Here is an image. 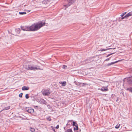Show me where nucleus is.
I'll return each mask as SVG.
<instances>
[{"instance_id": "obj_1", "label": "nucleus", "mask_w": 132, "mask_h": 132, "mask_svg": "<svg viewBox=\"0 0 132 132\" xmlns=\"http://www.w3.org/2000/svg\"><path fill=\"white\" fill-rule=\"evenodd\" d=\"M45 23L41 22L36 24H32L30 27H21V29L23 31H35L40 29L43 26L45 25Z\"/></svg>"}, {"instance_id": "obj_2", "label": "nucleus", "mask_w": 132, "mask_h": 132, "mask_svg": "<svg viewBox=\"0 0 132 132\" xmlns=\"http://www.w3.org/2000/svg\"><path fill=\"white\" fill-rule=\"evenodd\" d=\"M123 81L124 84L132 85V77L125 78Z\"/></svg>"}, {"instance_id": "obj_3", "label": "nucleus", "mask_w": 132, "mask_h": 132, "mask_svg": "<svg viewBox=\"0 0 132 132\" xmlns=\"http://www.w3.org/2000/svg\"><path fill=\"white\" fill-rule=\"evenodd\" d=\"M27 69L28 70H42L40 68V67L39 66H37V67H34L30 65L28 66Z\"/></svg>"}, {"instance_id": "obj_4", "label": "nucleus", "mask_w": 132, "mask_h": 132, "mask_svg": "<svg viewBox=\"0 0 132 132\" xmlns=\"http://www.w3.org/2000/svg\"><path fill=\"white\" fill-rule=\"evenodd\" d=\"M25 110L28 112L31 113H33L34 112V109L30 107H26L25 108Z\"/></svg>"}, {"instance_id": "obj_5", "label": "nucleus", "mask_w": 132, "mask_h": 132, "mask_svg": "<svg viewBox=\"0 0 132 132\" xmlns=\"http://www.w3.org/2000/svg\"><path fill=\"white\" fill-rule=\"evenodd\" d=\"M50 90L47 89H44L42 92V94L44 96H48L50 94Z\"/></svg>"}, {"instance_id": "obj_6", "label": "nucleus", "mask_w": 132, "mask_h": 132, "mask_svg": "<svg viewBox=\"0 0 132 132\" xmlns=\"http://www.w3.org/2000/svg\"><path fill=\"white\" fill-rule=\"evenodd\" d=\"M29 88L28 86H24L22 88V89L23 90H28L29 89Z\"/></svg>"}, {"instance_id": "obj_7", "label": "nucleus", "mask_w": 132, "mask_h": 132, "mask_svg": "<svg viewBox=\"0 0 132 132\" xmlns=\"http://www.w3.org/2000/svg\"><path fill=\"white\" fill-rule=\"evenodd\" d=\"M121 60H119L118 61H116L115 62H111V63H108L107 65L108 66H110V65H112V64H114L116 63H117L118 62H119V61H120Z\"/></svg>"}, {"instance_id": "obj_8", "label": "nucleus", "mask_w": 132, "mask_h": 132, "mask_svg": "<svg viewBox=\"0 0 132 132\" xmlns=\"http://www.w3.org/2000/svg\"><path fill=\"white\" fill-rule=\"evenodd\" d=\"M108 89L106 87H103L101 89V90L102 91H106L108 90Z\"/></svg>"}, {"instance_id": "obj_9", "label": "nucleus", "mask_w": 132, "mask_h": 132, "mask_svg": "<svg viewBox=\"0 0 132 132\" xmlns=\"http://www.w3.org/2000/svg\"><path fill=\"white\" fill-rule=\"evenodd\" d=\"M72 3V2L71 1V2H70L69 3L68 2V4H64V6L65 7H68L69 6L71 5V3Z\"/></svg>"}, {"instance_id": "obj_10", "label": "nucleus", "mask_w": 132, "mask_h": 132, "mask_svg": "<svg viewBox=\"0 0 132 132\" xmlns=\"http://www.w3.org/2000/svg\"><path fill=\"white\" fill-rule=\"evenodd\" d=\"M60 83L62 84V86H65L67 84L66 82L65 81L61 82V83Z\"/></svg>"}, {"instance_id": "obj_11", "label": "nucleus", "mask_w": 132, "mask_h": 132, "mask_svg": "<svg viewBox=\"0 0 132 132\" xmlns=\"http://www.w3.org/2000/svg\"><path fill=\"white\" fill-rule=\"evenodd\" d=\"M10 108V106H9L7 107H6L5 108L2 110L1 111H0V112H1L3 111L4 110H8Z\"/></svg>"}, {"instance_id": "obj_12", "label": "nucleus", "mask_w": 132, "mask_h": 132, "mask_svg": "<svg viewBox=\"0 0 132 132\" xmlns=\"http://www.w3.org/2000/svg\"><path fill=\"white\" fill-rule=\"evenodd\" d=\"M112 49L111 48H108L105 49L101 48L100 49V51H105L107 50H109L110 49Z\"/></svg>"}, {"instance_id": "obj_13", "label": "nucleus", "mask_w": 132, "mask_h": 132, "mask_svg": "<svg viewBox=\"0 0 132 132\" xmlns=\"http://www.w3.org/2000/svg\"><path fill=\"white\" fill-rule=\"evenodd\" d=\"M73 126H75V127H76L77 126H78V125L77 123L75 121L73 122Z\"/></svg>"}, {"instance_id": "obj_14", "label": "nucleus", "mask_w": 132, "mask_h": 132, "mask_svg": "<svg viewBox=\"0 0 132 132\" xmlns=\"http://www.w3.org/2000/svg\"><path fill=\"white\" fill-rule=\"evenodd\" d=\"M127 90H128L130 92L132 93V87L131 88H128L127 89Z\"/></svg>"}, {"instance_id": "obj_15", "label": "nucleus", "mask_w": 132, "mask_h": 132, "mask_svg": "<svg viewBox=\"0 0 132 132\" xmlns=\"http://www.w3.org/2000/svg\"><path fill=\"white\" fill-rule=\"evenodd\" d=\"M127 14L128 15V16L129 17L130 16L132 15V12H131L128 13Z\"/></svg>"}, {"instance_id": "obj_16", "label": "nucleus", "mask_w": 132, "mask_h": 132, "mask_svg": "<svg viewBox=\"0 0 132 132\" xmlns=\"http://www.w3.org/2000/svg\"><path fill=\"white\" fill-rule=\"evenodd\" d=\"M19 14H21V15L24 14H26V13L25 12H19Z\"/></svg>"}, {"instance_id": "obj_17", "label": "nucleus", "mask_w": 132, "mask_h": 132, "mask_svg": "<svg viewBox=\"0 0 132 132\" xmlns=\"http://www.w3.org/2000/svg\"><path fill=\"white\" fill-rule=\"evenodd\" d=\"M74 82L75 83V84L76 85L79 86L80 85V83L77 82H76V81L75 82Z\"/></svg>"}, {"instance_id": "obj_18", "label": "nucleus", "mask_w": 132, "mask_h": 132, "mask_svg": "<svg viewBox=\"0 0 132 132\" xmlns=\"http://www.w3.org/2000/svg\"><path fill=\"white\" fill-rule=\"evenodd\" d=\"M65 131L66 132H72V130L71 129H68L67 130Z\"/></svg>"}, {"instance_id": "obj_19", "label": "nucleus", "mask_w": 132, "mask_h": 132, "mask_svg": "<svg viewBox=\"0 0 132 132\" xmlns=\"http://www.w3.org/2000/svg\"><path fill=\"white\" fill-rule=\"evenodd\" d=\"M30 130L32 132H34L35 131V129L34 128H31Z\"/></svg>"}, {"instance_id": "obj_20", "label": "nucleus", "mask_w": 132, "mask_h": 132, "mask_svg": "<svg viewBox=\"0 0 132 132\" xmlns=\"http://www.w3.org/2000/svg\"><path fill=\"white\" fill-rule=\"evenodd\" d=\"M126 12L123 13L121 14V15L120 16L121 17H123L124 16L125 14H126Z\"/></svg>"}, {"instance_id": "obj_21", "label": "nucleus", "mask_w": 132, "mask_h": 132, "mask_svg": "<svg viewBox=\"0 0 132 132\" xmlns=\"http://www.w3.org/2000/svg\"><path fill=\"white\" fill-rule=\"evenodd\" d=\"M67 66L64 65H63L62 66V68L64 69H65L67 68Z\"/></svg>"}, {"instance_id": "obj_22", "label": "nucleus", "mask_w": 132, "mask_h": 132, "mask_svg": "<svg viewBox=\"0 0 132 132\" xmlns=\"http://www.w3.org/2000/svg\"><path fill=\"white\" fill-rule=\"evenodd\" d=\"M47 120L50 121H51V117H48L47 118Z\"/></svg>"}, {"instance_id": "obj_23", "label": "nucleus", "mask_w": 132, "mask_h": 132, "mask_svg": "<svg viewBox=\"0 0 132 132\" xmlns=\"http://www.w3.org/2000/svg\"><path fill=\"white\" fill-rule=\"evenodd\" d=\"M76 127H74L73 128L74 130H77L78 129V126H77Z\"/></svg>"}, {"instance_id": "obj_24", "label": "nucleus", "mask_w": 132, "mask_h": 132, "mask_svg": "<svg viewBox=\"0 0 132 132\" xmlns=\"http://www.w3.org/2000/svg\"><path fill=\"white\" fill-rule=\"evenodd\" d=\"M51 127L52 128L53 131L54 132H56L55 130L54 129V127L53 126H51Z\"/></svg>"}, {"instance_id": "obj_25", "label": "nucleus", "mask_w": 132, "mask_h": 132, "mask_svg": "<svg viewBox=\"0 0 132 132\" xmlns=\"http://www.w3.org/2000/svg\"><path fill=\"white\" fill-rule=\"evenodd\" d=\"M25 97L26 99L28 98H29L28 94H26L25 95Z\"/></svg>"}, {"instance_id": "obj_26", "label": "nucleus", "mask_w": 132, "mask_h": 132, "mask_svg": "<svg viewBox=\"0 0 132 132\" xmlns=\"http://www.w3.org/2000/svg\"><path fill=\"white\" fill-rule=\"evenodd\" d=\"M16 30H17V31H18V32H17L18 33H20V29L19 28H18V29H16V31H16Z\"/></svg>"}, {"instance_id": "obj_27", "label": "nucleus", "mask_w": 132, "mask_h": 132, "mask_svg": "<svg viewBox=\"0 0 132 132\" xmlns=\"http://www.w3.org/2000/svg\"><path fill=\"white\" fill-rule=\"evenodd\" d=\"M23 95V93H21L19 94V97H22V96Z\"/></svg>"}, {"instance_id": "obj_28", "label": "nucleus", "mask_w": 132, "mask_h": 132, "mask_svg": "<svg viewBox=\"0 0 132 132\" xmlns=\"http://www.w3.org/2000/svg\"><path fill=\"white\" fill-rule=\"evenodd\" d=\"M120 125H117L115 127V128H117V129H118V128H119V126Z\"/></svg>"}, {"instance_id": "obj_29", "label": "nucleus", "mask_w": 132, "mask_h": 132, "mask_svg": "<svg viewBox=\"0 0 132 132\" xmlns=\"http://www.w3.org/2000/svg\"><path fill=\"white\" fill-rule=\"evenodd\" d=\"M114 53H111V54H108V55H107L106 56V57H108L109 56H110V55H111L113 54Z\"/></svg>"}, {"instance_id": "obj_30", "label": "nucleus", "mask_w": 132, "mask_h": 132, "mask_svg": "<svg viewBox=\"0 0 132 132\" xmlns=\"http://www.w3.org/2000/svg\"><path fill=\"white\" fill-rule=\"evenodd\" d=\"M114 53H111V54H108V55H107L106 56V57H108L109 56H110V55H111L113 54Z\"/></svg>"}, {"instance_id": "obj_31", "label": "nucleus", "mask_w": 132, "mask_h": 132, "mask_svg": "<svg viewBox=\"0 0 132 132\" xmlns=\"http://www.w3.org/2000/svg\"><path fill=\"white\" fill-rule=\"evenodd\" d=\"M110 58L111 57H110L109 58L106 59L105 60V61H109L110 60Z\"/></svg>"}, {"instance_id": "obj_32", "label": "nucleus", "mask_w": 132, "mask_h": 132, "mask_svg": "<svg viewBox=\"0 0 132 132\" xmlns=\"http://www.w3.org/2000/svg\"><path fill=\"white\" fill-rule=\"evenodd\" d=\"M121 94H122L123 96H125L124 93L123 91H122L120 93Z\"/></svg>"}, {"instance_id": "obj_33", "label": "nucleus", "mask_w": 132, "mask_h": 132, "mask_svg": "<svg viewBox=\"0 0 132 132\" xmlns=\"http://www.w3.org/2000/svg\"><path fill=\"white\" fill-rule=\"evenodd\" d=\"M129 17V16L127 14L125 16H124V17H125V18H127V17Z\"/></svg>"}, {"instance_id": "obj_34", "label": "nucleus", "mask_w": 132, "mask_h": 132, "mask_svg": "<svg viewBox=\"0 0 132 132\" xmlns=\"http://www.w3.org/2000/svg\"><path fill=\"white\" fill-rule=\"evenodd\" d=\"M59 128V125H57V126H56V127H55V128L57 129H58Z\"/></svg>"}, {"instance_id": "obj_35", "label": "nucleus", "mask_w": 132, "mask_h": 132, "mask_svg": "<svg viewBox=\"0 0 132 132\" xmlns=\"http://www.w3.org/2000/svg\"><path fill=\"white\" fill-rule=\"evenodd\" d=\"M119 100V98L117 97V99L116 100V101L117 102Z\"/></svg>"}, {"instance_id": "obj_36", "label": "nucleus", "mask_w": 132, "mask_h": 132, "mask_svg": "<svg viewBox=\"0 0 132 132\" xmlns=\"http://www.w3.org/2000/svg\"><path fill=\"white\" fill-rule=\"evenodd\" d=\"M122 17V18H121V19H122V20L123 19H125V17H124H124H123H123Z\"/></svg>"}, {"instance_id": "obj_37", "label": "nucleus", "mask_w": 132, "mask_h": 132, "mask_svg": "<svg viewBox=\"0 0 132 132\" xmlns=\"http://www.w3.org/2000/svg\"><path fill=\"white\" fill-rule=\"evenodd\" d=\"M83 86H84V85H86L87 84L85 83H83Z\"/></svg>"}, {"instance_id": "obj_38", "label": "nucleus", "mask_w": 132, "mask_h": 132, "mask_svg": "<svg viewBox=\"0 0 132 132\" xmlns=\"http://www.w3.org/2000/svg\"><path fill=\"white\" fill-rule=\"evenodd\" d=\"M88 61V60H85V61ZM89 62H87L86 63H89Z\"/></svg>"}, {"instance_id": "obj_39", "label": "nucleus", "mask_w": 132, "mask_h": 132, "mask_svg": "<svg viewBox=\"0 0 132 132\" xmlns=\"http://www.w3.org/2000/svg\"><path fill=\"white\" fill-rule=\"evenodd\" d=\"M36 107L37 108H38V106H36Z\"/></svg>"}, {"instance_id": "obj_40", "label": "nucleus", "mask_w": 132, "mask_h": 132, "mask_svg": "<svg viewBox=\"0 0 132 132\" xmlns=\"http://www.w3.org/2000/svg\"><path fill=\"white\" fill-rule=\"evenodd\" d=\"M72 121V120H70H70L69 121H68V123L69 122H71V121Z\"/></svg>"}, {"instance_id": "obj_41", "label": "nucleus", "mask_w": 132, "mask_h": 132, "mask_svg": "<svg viewBox=\"0 0 132 132\" xmlns=\"http://www.w3.org/2000/svg\"><path fill=\"white\" fill-rule=\"evenodd\" d=\"M48 1L50 2V0H47Z\"/></svg>"}, {"instance_id": "obj_42", "label": "nucleus", "mask_w": 132, "mask_h": 132, "mask_svg": "<svg viewBox=\"0 0 132 132\" xmlns=\"http://www.w3.org/2000/svg\"><path fill=\"white\" fill-rule=\"evenodd\" d=\"M68 125V123L67 124V125Z\"/></svg>"}, {"instance_id": "obj_43", "label": "nucleus", "mask_w": 132, "mask_h": 132, "mask_svg": "<svg viewBox=\"0 0 132 132\" xmlns=\"http://www.w3.org/2000/svg\"><path fill=\"white\" fill-rule=\"evenodd\" d=\"M42 100H43V99H42Z\"/></svg>"}]
</instances>
